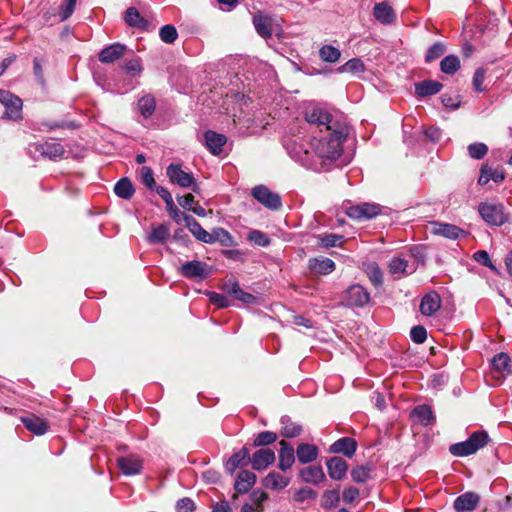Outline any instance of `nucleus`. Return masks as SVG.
<instances>
[{
	"instance_id": "1",
	"label": "nucleus",
	"mask_w": 512,
	"mask_h": 512,
	"mask_svg": "<svg viewBox=\"0 0 512 512\" xmlns=\"http://www.w3.org/2000/svg\"><path fill=\"white\" fill-rule=\"evenodd\" d=\"M305 120L312 136L308 139L299 135L287 138L284 147L290 157L302 166L320 170L341 156L349 127L317 107L305 112Z\"/></svg>"
},
{
	"instance_id": "2",
	"label": "nucleus",
	"mask_w": 512,
	"mask_h": 512,
	"mask_svg": "<svg viewBox=\"0 0 512 512\" xmlns=\"http://www.w3.org/2000/svg\"><path fill=\"white\" fill-rule=\"evenodd\" d=\"M488 440L489 436L485 431H476L467 440L450 445L449 452L456 457L469 456L484 447Z\"/></svg>"
},
{
	"instance_id": "3",
	"label": "nucleus",
	"mask_w": 512,
	"mask_h": 512,
	"mask_svg": "<svg viewBox=\"0 0 512 512\" xmlns=\"http://www.w3.org/2000/svg\"><path fill=\"white\" fill-rule=\"evenodd\" d=\"M478 212L481 218L492 226H502L511 222L509 213L505 211V207L501 203L481 202Z\"/></svg>"
},
{
	"instance_id": "4",
	"label": "nucleus",
	"mask_w": 512,
	"mask_h": 512,
	"mask_svg": "<svg viewBox=\"0 0 512 512\" xmlns=\"http://www.w3.org/2000/svg\"><path fill=\"white\" fill-rule=\"evenodd\" d=\"M253 25L256 32L265 39L272 37V35L280 38L283 34L280 20L271 15H254Z\"/></svg>"
},
{
	"instance_id": "5",
	"label": "nucleus",
	"mask_w": 512,
	"mask_h": 512,
	"mask_svg": "<svg viewBox=\"0 0 512 512\" xmlns=\"http://www.w3.org/2000/svg\"><path fill=\"white\" fill-rule=\"evenodd\" d=\"M166 174L170 181L183 188H191L193 192L200 193V186L195 180L192 173L182 170L180 164H170L167 167Z\"/></svg>"
},
{
	"instance_id": "6",
	"label": "nucleus",
	"mask_w": 512,
	"mask_h": 512,
	"mask_svg": "<svg viewBox=\"0 0 512 512\" xmlns=\"http://www.w3.org/2000/svg\"><path fill=\"white\" fill-rule=\"evenodd\" d=\"M0 103L5 107L4 118L13 121L22 119L23 102L18 96L0 89Z\"/></svg>"
},
{
	"instance_id": "7",
	"label": "nucleus",
	"mask_w": 512,
	"mask_h": 512,
	"mask_svg": "<svg viewBox=\"0 0 512 512\" xmlns=\"http://www.w3.org/2000/svg\"><path fill=\"white\" fill-rule=\"evenodd\" d=\"M178 272L188 279L203 280L211 275L212 269L203 261L192 260L182 264Z\"/></svg>"
},
{
	"instance_id": "8",
	"label": "nucleus",
	"mask_w": 512,
	"mask_h": 512,
	"mask_svg": "<svg viewBox=\"0 0 512 512\" xmlns=\"http://www.w3.org/2000/svg\"><path fill=\"white\" fill-rule=\"evenodd\" d=\"M252 196L267 209L276 211L282 207V200L279 194L272 192L265 185H258L252 189Z\"/></svg>"
},
{
	"instance_id": "9",
	"label": "nucleus",
	"mask_w": 512,
	"mask_h": 512,
	"mask_svg": "<svg viewBox=\"0 0 512 512\" xmlns=\"http://www.w3.org/2000/svg\"><path fill=\"white\" fill-rule=\"evenodd\" d=\"M369 301V292L359 284L352 285L345 291L344 303L348 307H364Z\"/></svg>"
},
{
	"instance_id": "10",
	"label": "nucleus",
	"mask_w": 512,
	"mask_h": 512,
	"mask_svg": "<svg viewBox=\"0 0 512 512\" xmlns=\"http://www.w3.org/2000/svg\"><path fill=\"white\" fill-rule=\"evenodd\" d=\"M116 463L125 476L139 475L143 470V460L136 454L120 456L116 459Z\"/></svg>"
},
{
	"instance_id": "11",
	"label": "nucleus",
	"mask_w": 512,
	"mask_h": 512,
	"mask_svg": "<svg viewBox=\"0 0 512 512\" xmlns=\"http://www.w3.org/2000/svg\"><path fill=\"white\" fill-rule=\"evenodd\" d=\"M307 267L310 274L320 276L332 273L335 270L336 265L330 258L317 256L308 259Z\"/></svg>"
},
{
	"instance_id": "12",
	"label": "nucleus",
	"mask_w": 512,
	"mask_h": 512,
	"mask_svg": "<svg viewBox=\"0 0 512 512\" xmlns=\"http://www.w3.org/2000/svg\"><path fill=\"white\" fill-rule=\"evenodd\" d=\"M380 213V206L370 203H362L348 208L347 215L356 220H366L377 216Z\"/></svg>"
},
{
	"instance_id": "13",
	"label": "nucleus",
	"mask_w": 512,
	"mask_h": 512,
	"mask_svg": "<svg viewBox=\"0 0 512 512\" xmlns=\"http://www.w3.org/2000/svg\"><path fill=\"white\" fill-rule=\"evenodd\" d=\"M35 151L50 160H58L65 156V148L59 142L46 141L35 145Z\"/></svg>"
},
{
	"instance_id": "14",
	"label": "nucleus",
	"mask_w": 512,
	"mask_h": 512,
	"mask_svg": "<svg viewBox=\"0 0 512 512\" xmlns=\"http://www.w3.org/2000/svg\"><path fill=\"white\" fill-rule=\"evenodd\" d=\"M275 461V453L270 448L257 450L250 458L252 468L257 471L265 470Z\"/></svg>"
},
{
	"instance_id": "15",
	"label": "nucleus",
	"mask_w": 512,
	"mask_h": 512,
	"mask_svg": "<svg viewBox=\"0 0 512 512\" xmlns=\"http://www.w3.org/2000/svg\"><path fill=\"white\" fill-rule=\"evenodd\" d=\"M204 143L210 153L220 155L223 152V147L227 143V137L224 134L208 130L204 134Z\"/></svg>"
},
{
	"instance_id": "16",
	"label": "nucleus",
	"mask_w": 512,
	"mask_h": 512,
	"mask_svg": "<svg viewBox=\"0 0 512 512\" xmlns=\"http://www.w3.org/2000/svg\"><path fill=\"white\" fill-rule=\"evenodd\" d=\"M126 50V45L122 43H113L108 45L100 51L98 55L99 61L104 64L113 63L124 56Z\"/></svg>"
},
{
	"instance_id": "17",
	"label": "nucleus",
	"mask_w": 512,
	"mask_h": 512,
	"mask_svg": "<svg viewBox=\"0 0 512 512\" xmlns=\"http://www.w3.org/2000/svg\"><path fill=\"white\" fill-rule=\"evenodd\" d=\"M183 221L192 235L200 242L212 244L210 232L202 228L200 223L191 215L183 214Z\"/></svg>"
},
{
	"instance_id": "18",
	"label": "nucleus",
	"mask_w": 512,
	"mask_h": 512,
	"mask_svg": "<svg viewBox=\"0 0 512 512\" xmlns=\"http://www.w3.org/2000/svg\"><path fill=\"white\" fill-rule=\"evenodd\" d=\"M373 16L381 24H392L396 19V14L390 4L386 1L376 3L373 8Z\"/></svg>"
},
{
	"instance_id": "19",
	"label": "nucleus",
	"mask_w": 512,
	"mask_h": 512,
	"mask_svg": "<svg viewBox=\"0 0 512 512\" xmlns=\"http://www.w3.org/2000/svg\"><path fill=\"white\" fill-rule=\"evenodd\" d=\"M357 449V442L350 437H343L335 441L329 448L330 453L343 454L351 458Z\"/></svg>"
},
{
	"instance_id": "20",
	"label": "nucleus",
	"mask_w": 512,
	"mask_h": 512,
	"mask_svg": "<svg viewBox=\"0 0 512 512\" xmlns=\"http://www.w3.org/2000/svg\"><path fill=\"white\" fill-rule=\"evenodd\" d=\"M279 445L280 451L278 467L282 471H286L290 469L295 462V451L293 446L285 440H281Z\"/></svg>"
},
{
	"instance_id": "21",
	"label": "nucleus",
	"mask_w": 512,
	"mask_h": 512,
	"mask_svg": "<svg viewBox=\"0 0 512 512\" xmlns=\"http://www.w3.org/2000/svg\"><path fill=\"white\" fill-rule=\"evenodd\" d=\"M389 273L392 274L395 278H401L403 276L412 274L415 271V266L410 265L407 260L394 257L390 260L388 264Z\"/></svg>"
},
{
	"instance_id": "22",
	"label": "nucleus",
	"mask_w": 512,
	"mask_h": 512,
	"mask_svg": "<svg viewBox=\"0 0 512 512\" xmlns=\"http://www.w3.org/2000/svg\"><path fill=\"white\" fill-rule=\"evenodd\" d=\"M224 290L244 304L252 305L257 302V298L251 293L243 291L237 281H229L225 283Z\"/></svg>"
},
{
	"instance_id": "23",
	"label": "nucleus",
	"mask_w": 512,
	"mask_h": 512,
	"mask_svg": "<svg viewBox=\"0 0 512 512\" xmlns=\"http://www.w3.org/2000/svg\"><path fill=\"white\" fill-rule=\"evenodd\" d=\"M326 465L329 477L336 481L343 479L348 470L346 461L337 456L330 458Z\"/></svg>"
},
{
	"instance_id": "24",
	"label": "nucleus",
	"mask_w": 512,
	"mask_h": 512,
	"mask_svg": "<svg viewBox=\"0 0 512 512\" xmlns=\"http://www.w3.org/2000/svg\"><path fill=\"white\" fill-rule=\"evenodd\" d=\"M441 307V298L437 292L427 293L421 300L420 311L425 316L434 315Z\"/></svg>"
},
{
	"instance_id": "25",
	"label": "nucleus",
	"mask_w": 512,
	"mask_h": 512,
	"mask_svg": "<svg viewBox=\"0 0 512 512\" xmlns=\"http://www.w3.org/2000/svg\"><path fill=\"white\" fill-rule=\"evenodd\" d=\"M250 452L249 449L244 446L238 452H235L226 462L225 468L230 474L240 467L250 463Z\"/></svg>"
},
{
	"instance_id": "26",
	"label": "nucleus",
	"mask_w": 512,
	"mask_h": 512,
	"mask_svg": "<svg viewBox=\"0 0 512 512\" xmlns=\"http://www.w3.org/2000/svg\"><path fill=\"white\" fill-rule=\"evenodd\" d=\"M480 497L474 492H466L454 500L453 507L457 512L471 511L479 503Z\"/></svg>"
},
{
	"instance_id": "27",
	"label": "nucleus",
	"mask_w": 512,
	"mask_h": 512,
	"mask_svg": "<svg viewBox=\"0 0 512 512\" xmlns=\"http://www.w3.org/2000/svg\"><path fill=\"white\" fill-rule=\"evenodd\" d=\"M432 233L452 240H455L459 238L460 235L465 234V232L456 225L439 222L432 224Z\"/></svg>"
},
{
	"instance_id": "28",
	"label": "nucleus",
	"mask_w": 512,
	"mask_h": 512,
	"mask_svg": "<svg viewBox=\"0 0 512 512\" xmlns=\"http://www.w3.org/2000/svg\"><path fill=\"white\" fill-rule=\"evenodd\" d=\"M21 421L25 428L30 432L34 433L35 435L41 436L45 434L48 430L47 421L33 414L26 417H22Z\"/></svg>"
},
{
	"instance_id": "29",
	"label": "nucleus",
	"mask_w": 512,
	"mask_h": 512,
	"mask_svg": "<svg viewBox=\"0 0 512 512\" xmlns=\"http://www.w3.org/2000/svg\"><path fill=\"white\" fill-rule=\"evenodd\" d=\"M505 179V173L502 169H493L487 164H483L480 169V176L478 178L479 185H486L490 180L495 183H500Z\"/></svg>"
},
{
	"instance_id": "30",
	"label": "nucleus",
	"mask_w": 512,
	"mask_h": 512,
	"mask_svg": "<svg viewBox=\"0 0 512 512\" xmlns=\"http://www.w3.org/2000/svg\"><path fill=\"white\" fill-rule=\"evenodd\" d=\"M302 481L314 485H318L319 483L325 480V473L321 466H308L302 469L299 473Z\"/></svg>"
},
{
	"instance_id": "31",
	"label": "nucleus",
	"mask_w": 512,
	"mask_h": 512,
	"mask_svg": "<svg viewBox=\"0 0 512 512\" xmlns=\"http://www.w3.org/2000/svg\"><path fill=\"white\" fill-rule=\"evenodd\" d=\"M256 475L248 470L240 471L235 481L234 488L240 494L247 493L256 482Z\"/></svg>"
},
{
	"instance_id": "32",
	"label": "nucleus",
	"mask_w": 512,
	"mask_h": 512,
	"mask_svg": "<svg viewBox=\"0 0 512 512\" xmlns=\"http://www.w3.org/2000/svg\"><path fill=\"white\" fill-rule=\"evenodd\" d=\"M318 448L313 444L301 443L297 446L296 456L301 464H308L318 457Z\"/></svg>"
},
{
	"instance_id": "33",
	"label": "nucleus",
	"mask_w": 512,
	"mask_h": 512,
	"mask_svg": "<svg viewBox=\"0 0 512 512\" xmlns=\"http://www.w3.org/2000/svg\"><path fill=\"white\" fill-rule=\"evenodd\" d=\"M443 85L435 80H424L415 83V93L418 97L435 95L441 91Z\"/></svg>"
},
{
	"instance_id": "34",
	"label": "nucleus",
	"mask_w": 512,
	"mask_h": 512,
	"mask_svg": "<svg viewBox=\"0 0 512 512\" xmlns=\"http://www.w3.org/2000/svg\"><path fill=\"white\" fill-rule=\"evenodd\" d=\"M280 424V435L284 438H294L302 433V426L293 422L289 416H282Z\"/></svg>"
},
{
	"instance_id": "35",
	"label": "nucleus",
	"mask_w": 512,
	"mask_h": 512,
	"mask_svg": "<svg viewBox=\"0 0 512 512\" xmlns=\"http://www.w3.org/2000/svg\"><path fill=\"white\" fill-rule=\"evenodd\" d=\"M290 480L280 473L272 471L263 479V486L271 490H281L288 486Z\"/></svg>"
},
{
	"instance_id": "36",
	"label": "nucleus",
	"mask_w": 512,
	"mask_h": 512,
	"mask_svg": "<svg viewBox=\"0 0 512 512\" xmlns=\"http://www.w3.org/2000/svg\"><path fill=\"white\" fill-rule=\"evenodd\" d=\"M412 416L424 426L432 424L435 420L432 409L425 404L416 406L412 411Z\"/></svg>"
},
{
	"instance_id": "37",
	"label": "nucleus",
	"mask_w": 512,
	"mask_h": 512,
	"mask_svg": "<svg viewBox=\"0 0 512 512\" xmlns=\"http://www.w3.org/2000/svg\"><path fill=\"white\" fill-rule=\"evenodd\" d=\"M125 22L130 27L146 29L148 27V21L141 16L139 11L135 7H129L125 11Z\"/></svg>"
},
{
	"instance_id": "38",
	"label": "nucleus",
	"mask_w": 512,
	"mask_h": 512,
	"mask_svg": "<svg viewBox=\"0 0 512 512\" xmlns=\"http://www.w3.org/2000/svg\"><path fill=\"white\" fill-rule=\"evenodd\" d=\"M170 235V229L166 224H160L153 227L151 233L147 237V241L151 244H163Z\"/></svg>"
},
{
	"instance_id": "39",
	"label": "nucleus",
	"mask_w": 512,
	"mask_h": 512,
	"mask_svg": "<svg viewBox=\"0 0 512 512\" xmlns=\"http://www.w3.org/2000/svg\"><path fill=\"white\" fill-rule=\"evenodd\" d=\"M114 192L118 197L129 200L134 195L135 189L128 178H122L115 184Z\"/></svg>"
},
{
	"instance_id": "40",
	"label": "nucleus",
	"mask_w": 512,
	"mask_h": 512,
	"mask_svg": "<svg viewBox=\"0 0 512 512\" xmlns=\"http://www.w3.org/2000/svg\"><path fill=\"white\" fill-rule=\"evenodd\" d=\"M156 108V100L151 94L144 95L138 100V109L144 118L152 116Z\"/></svg>"
},
{
	"instance_id": "41",
	"label": "nucleus",
	"mask_w": 512,
	"mask_h": 512,
	"mask_svg": "<svg viewBox=\"0 0 512 512\" xmlns=\"http://www.w3.org/2000/svg\"><path fill=\"white\" fill-rule=\"evenodd\" d=\"M340 502L339 489L326 490L321 497L320 505L325 510H331Z\"/></svg>"
},
{
	"instance_id": "42",
	"label": "nucleus",
	"mask_w": 512,
	"mask_h": 512,
	"mask_svg": "<svg viewBox=\"0 0 512 512\" xmlns=\"http://www.w3.org/2000/svg\"><path fill=\"white\" fill-rule=\"evenodd\" d=\"M460 68V59L456 55H447L440 62V69L448 75L455 74Z\"/></svg>"
},
{
	"instance_id": "43",
	"label": "nucleus",
	"mask_w": 512,
	"mask_h": 512,
	"mask_svg": "<svg viewBox=\"0 0 512 512\" xmlns=\"http://www.w3.org/2000/svg\"><path fill=\"white\" fill-rule=\"evenodd\" d=\"M124 72L130 77H139L143 71L141 60L139 57H134L130 60H126L122 65Z\"/></svg>"
},
{
	"instance_id": "44",
	"label": "nucleus",
	"mask_w": 512,
	"mask_h": 512,
	"mask_svg": "<svg viewBox=\"0 0 512 512\" xmlns=\"http://www.w3.org/2000/svg\"><path fill=\"white\" fill-rule=\"evenodd\" d=\"M365 70V65L363 61L359 58H352L349 61H347L344 65L340 66L337 69L338 73H345L350 72L354 75H358L360 73H363Z\"/></svg>"
},
{
	"instance_id": "45",
	"label": "nucleus",
	"mask_w": 512,
	"mask_h": 512,
	"mask_svg": "<svg viewBox=\"0 0 512 512\" xmlns=\"http://www.w3.org/2000/svg\"><path fill=\"white\" fill-rule=\"evenodd\" d=\"M320 58L329 63H335L339 60L341 52L332 45H324L319 50Z\"/></svg>"
},
{
	"instance_id": "46",
	"label": "nucleus",
	"mask_w": 512,
	"mask_h": 512,
	"mask_svg": "<svg viewBox=\"0 0 512 512\" xmlns=\"http://www.w3.org/2000/svg\"><path fill=\"white\" fill-rule=\"evenodd\" d=\"M509 363L510 357L506 353H499L495 355L491 361L494 370L500 373L510 372Z\"/></svg>"
},
{
	"instance_id": "47",
	"label": "nucleus",
	"mask_w": 512,
	"mask_h": 512,
	"mask_svg": "<svg viewBox=\"0 0 512 512\" xmlns=\"http://www.w3.org/2000/svg\"><path fill=\"white\" fill-rule=\"evenodd\" d=\"M343 236L339 234H322L318 235V245L322 248H331L339 246Z\"/></svg>"
},
{
	"instance_id": "48",
	"label": "nucleus",
	"mask_w": 512,
	"mask_h": 512,
	"mask_svg": "<svg viewBox=\"0 0 512 512\" xmlns=\"http://www.w3.org/2000/svg\"><path fill=\"white\" fill-rule=\"evenodd\" d=\"M212 243L219 242L224 246H230L232 244L231 234L224 228H215L210 232Z\"/></svg>"
},
{
	"instance_id": "49",
	"label": "nucleus",
	"mask_w": 512,
	"mask_h": 512,
	"mask_svg": "<svg viewBox=\"0 0 512 512\" xmlns=\"http://www.w3.org/2000/svg\"><path fill=\"white\" fill-rule=\"evenodd\" d=\"M366 273L368 275L369 280L375 287H379L383 284V273L378 264H369Z\"/></svg>"
},
{
	"instance_id": "50",
	"label": "nucleus",
	"mask_w": 512,
	"mask_h": 512,
	"mask_svg": "<svg viewBox=\"0 0 512 512\" xmlns=\"http://www.w3.org/2000/svg\"><path fill=\"white\" fill-rule=\"evenodd\" d=\"M468 155L475 160H480L485 157L488 152V146L482 142H475L467 147Z\"/></svg>"
},
{
	"instance_id": "51",
	"label": "nucleus",
	"mask_w": 512,
	"mask_h": 512,
	"mask_svg": "<svg viewBox=\"0 0 512 512\" xmlns=\"http://www.w3.org/2000/svg\"><path fill=\"white\" fill-rule=\"evenodd\" d=\"M277 440V434L271 431L260 432L253 440L254 447L267 446Z\"/></svg>"
},
{
	"instance_id": "52",
	"label": "nucleus",
	"mask_w": 512,
	"mask_h": 512,
	"mask_svg": "<svg viewBox=\"0 0 512 512\" xmlns=\"http://www.w3.org/2000/svg\"><path fill=\"white\" fill-rule=\"evenodd\" d=\"M371 469L368 466H356L351 471V478L356 483H365L370 478Z\"/></svg>"
},
{
	"instance_id": "53",
	"label": "nucleus",
	"mask_w": 512,
	"mask_h": 512,
	"mask_svg": "<svg viewBox=\"0 0 512 512\" xmlns=\"http://www.w3.org/2000/svg\"><path fill=\"white\" fill-rule=\"evenodd\" d=\"M159 36L164 43L172 44L176 41L178 33L173 25L167 24L161 27Z\"/></svg>"
},
{
	"instance_id": "54",
	"label": "nucleus",
	"mask_w": 512,
	"mask_h": 512,
	"mask_svg": "<svg viewBox=\"0 0 512 512\" xmlns=\"http://www.w3.org/2000/svg\"><path fill=\"white\" fill-rule=\"evenodd\" d=\"M446 47L441 42H436L432 46H430L427 49L426 55H425V61L426 62H432L439 57H441L445 53Z\"/></svg>"
},
{
	"instance_id": "55",
	"label": "nucleus",
	"mask_w": 512,
	"mask_h": 512,
	"mask_svg": "<svg viewBox=\"0 0 512 512\" xmlns=\"http://www.w3.org/2000/svg\"><path fill=\"white\" fill-rule=\"evenodd\" d=\"M248 240L261 247H266L270 244L268 236L259 230L250 231L248 233Z\"/></svg>"
},
{
	"instance_id": "56",
	"label": "nucleus",
	"mask_w": 512,
	"mask_h": 512,
	"mask_svg": "<svg viewBox=\"0 0 512 512\" xmlns=\"http://www.w3.org/2000/svg\"><path fill=\"white\" fill-rule=\"evenodd\" d=\"M140 177L142 183L149 188L150 190H154V187L156 186V182L154 179L153 171L148 166H143L140 170Z\"/></svg>"
},
{
	"instance_id": "57",
	"label": "nucleus",
	"mask_w": 512,
	"mask_h": 512,
	"mask_svg": "<svg viewBox=\"0 0 512 512\" xmlns=\"http://www.w3.org/2000/svg\"><path fill=\"white\" fill-rule=\"evenodd\" d=\"M410 337L413 342L422 344L427 339V331L425 327L421 325L414 326L410 331Z\"/></svg>"
},
{
	"instance_id": "58",
	"label": "nucleus",
	"mask_w": 512,
	"mask_h": 512,
	"mask_svg": "<svg viewBox=\"0 0 512 512\" xmlns=\"http://www.w3.org/2000/svg\"><path fill=\"white\" fill-rule=\"evenodd\" d=\"M211 303L215 304L219 308H226L230 306V300L223 294L217 292L207 293Z\"/></svg>"
},
{
	"instance_id": "59",
	"label": "nucleus",
	"mask_w": 512,
	"mask_h": 512,
	"mask_svg": "<svg viewBox=\"0 0 512 512\" xmlns=\"http://www.w3.org/2000/svg\"><path fill=\"white\" fill-rule=\"evenodd\" d=\"M316 497L317 493L311 488H301L294 494V500L300 503L305 502L308 499H315Z\"/></svg>"
},
{
	"instance_id": "60",
	"label": "nucleus",
	"mask_w": 512,
	"mask_h": 512,
	"mask_svg": "<svg viewBox=\"0 0 512 512\" xmlns=\"http://www.w3.org/2000/svg\"><path fill=\"white\" fill-rule=\"evenodd\" d=\"M77 0H64L59 12L62 21L67 20L74 12Z\"/></svg>"
},
{
	"instance_id": "61",
	"label": "nucleus",
	"mask_w": 512,
	"mask_h": 512,
	"mask_svg": "<svg viewBox=\"0 0 512 512\" xmlns=\"http://www.w3.org/2000/svg\"><path fill=\"white\" fill-rule=\"evenodd\" d=\"M484 80H485V70L482 68H478L475 71V73L473 75V80H472L473 87L476 91L483 92L485 90V88L483 87Z\"/></svg>"
},
{
	"instance_id": "62",
	"label": "nucleus",
	"mask_w": 512,
	"mask_h": 512,
	"mask_svg": "<svg viewBox=\"0 0 512 512\" xmlns=\"http://www.w3.org/2000/svg\"><path fill=\"white\" fill-rule=\"evenodd\" d=\"M359 494L360 492L358 488L354 486L347 487L342 493V500L346 504H352L359 497Z\"/></svg>"
},
{
	"instance_id": "63",
	"label": "nucleus",
	"mask_w": 512,
	"mask_h": 512,
	"mask_svg": "<svg viewBox=\"0 0 512 512\" xmlns=\"http://www.w3.org/2000/svg\"><path fill=\"white\" fill-rule=\"evenodd\" d=\"M176 510L177 512H193L195 510V504L190 498L184 497L177 501Z\"/></svg>"
},
{
	"instance_id": "64",
	"label": "nucleus",
	"mask_w": 512,
	"mask_h": 512,
	"mask_svg": "<svg viewBox=\"0 0 512 512\" xmlns=\"http://www.w3.org/2000/svg\"><path fill=\"white\" fill-rule=\"evenodd\" d=\"M441 102L447 108L456 109L460 106V99L458 95L442 94Z\"/></svg>"
}]
</instances>
